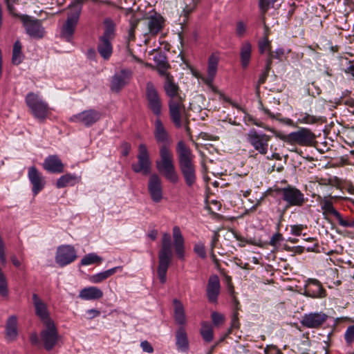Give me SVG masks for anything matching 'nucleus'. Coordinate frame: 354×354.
<instances>
[{
	"label": "nucleus",
	"mask_w": 354,
	"mask_h": 354,
	"mask_svg": "<svg viewBox=\"0 0 354 354\" xmlns=\"http://www.w3.org/2000/svg\"><path fill=\"white\" fill-rule=\"evenodd\" d=\"M201 335L206 342H210L213 340L214 333L212 326L207 322H203L200 331Z\"/></svg>",
	"instance_id": "obj_39"
},
{
	"label": "nucleus",
	"mask_w": 354,
	"mask_h": 354,
	"mask_svg": "<svg viewBox=\"0 0 354 354\" xmlns=\"http://www.w3.org/2000/svg\"><path fill=\"white\" fill-rule=\"evenodd\" d=\"M122 266H116L107 270L91 275L89 277V281L93 283H101L111 276L113 275L117 272V271L122 270Z\"/></svg>",
	"instance_id": "obj_32"
},
{
	"label": "nucleus",
	"mask_w": 354,
	"mask_h": 354,
	"mask_svg": "<svg viewBox=\"0 0 354 354\" xmlns=\"http://www.w3.org/2000/svg\"><path fill=\"white\" fill-rule=\"evenodd\" d=\"M270 139V136L254 128L250 129L246 136L247 142L261 155L268 153Z\"/></svg>",
	"instance_id": "obj_10"
},
{
	"label": "nucleus",
	"mask_w": 354,
	"mask_h": 354,
	"mask_svg": "<svg viewBox=\"0 0 354 354\" xmlns=\"http://www.w3.org/2000/svg\"><path fill=\"white\" fill-rule=\"evenodd\" d=\"M104 32L100 37L113 40L115 37V24L110 18L104 20Z\"/></svg>",
	"instance_id": "obj_36"
},
{
	"label": "nucleus",
	"mask_w": 354,
	"mask_h": 354,
	"mask_svg": "<svg viewBox=\"0 0 354 354\" xmlns=\"http://www.w3.org/2000/svg\"><path fill=\"white\" fill-rule=\"evenodd\" d=\"M306 227V226L301 224L290 225V233L295 236H299Z\"/></svg>",
	"instance_id": "obj_48"
},
{
	"label": "nucleus",
	"mask_w": 354,
	"mask_h": 354,
	"mask_svg": "<svg viewBox=\"0 0 354 354\" xmlns=\"http://www.w3.org/2000/svg\"><path fill=\"white\" fill-rule=\"evenodd\" d=\"M30 344L32 345V346H38L39 345L40 342H39V337L37 335V334L36 333H32L30 334Z\"/></svg>",
	"instance_id": "obj_61"
},
{
	"label": "nucleus",
	"mask_w": 354,
	"mask_h": 354,
	"mask_svg": "<svg viewBox=\"0 0 354 354\" xmlns=\"http://www.w3.org/2000/svg\"><path fill=\"white\" fill-rule=\"evenodd\" d=\"M344 72L348 74L351 75L353 77H354V60H348V66L344 69Z\"/></svg>",
	"instance_id": "obj_55"
},
{
	"label": "nucleus",
	"mask_w": 354,
	"mask_h": 354,
	"mask_svg": "<svg viewBox=\"0 0 354 354\" xmlns=\"http://www.w3.org/2000/svg\"><path fill=\"white\" fill-rule=\"evenodd\" d=\"M43 167L47 171L53 174H59L64 171V165L56 155L46 157L43 163Z\"/></svg>",
	"instance_id": "obj_25"
},
{
	"label": "nucleus",
	"mask_w": 354,
	"mask_h": 354,
	"mask_svg": "<svg viewBox=\"0 0 354 354\" xmlns=\"http://www.w3.org/2000/svg\"><path fill=\"white\" fill-rule=\"evenodd\" d=\"M147 189L153 202L158 203L162 200V183L160 177L158 174H153L150 176L148 180Z\"/></svg>",
	"instance_id": "obj_16"
},
{
	"label": "nucleus",
	"mask_w": 354,
	"mask_h": 354,
	"mask_svg": "<svg viewBox=\"0 0 354 354\" xmlns=\"http://www.w3.org/2000/svg\"><path fill=\"white\" fill-rule=\"evenodd\" d=\"M32 304L35 307V315L43 322V323H46V321H53L50 318L46 304L41 300L37 294H32Z\"/></svg>",
	"instance_id": "obj_23"
},
{
	"label": "nucleus",
	"mask_w": 354,
	"mask_h": 354,
	"mask_svg": "<svg viewBox=\"0 0 354 354\" xmlns=\"http://www.w3.org/2000/svg\"><path fill=\"white\" fill-rule=\"evenodd\" d=\"M272 59H274L273 57V51L268 52V57L266 61V71H270L272 64Z\"/></svg>",
	"instance_id": "obj_54"
},
{
	"label": "nucleus",
	"mask_w": 354,
	"mask_h": 354,
	"mask_svg": "<svg viewBox=\"0 0 354 354\" xmlns=\"http://www.w3.org/2000/svg\"><path fill=\"white\" fill-rule=\"evenodd\" d=\"M25 102L33 117L39 122H44L50 113L48 104L37 93L33 92L28 93L26 95Z\"/></svg>",
	"instance_id": "obj_6"
},
{
	"label": "nucleus",
	"mask_w": 354,
	"mask_h": 354,
	"mask_svg": "<svg viewBox=\"0 0 354 354\" xmlns=\"http://www.w3.org/2000/svg\"><path fill=\"white\" fill-rule=\"evenodd\" d=\"M321 208L324 214H329L334 216L338 221L339 224L344 227H354V220L348 221L343 218L341 214L337 211L331 201L325 199L321 203Z\"/></svg>",
	"instance_id": "obj_22"
},
{
	"label": "nucleus",
	"mask_w": 354,
	"mask_h": 354,
	"mask_svg": "<svg viewBox=\"0 0 354 354\" xmlns=\"http://www.w3.org/2000/svg\"><path fill=\"white\" fill-rule=\"evenodd\" d=\"M344 339L348 344H351L354 342V324L347 328L344 334Z\"/></svg>",
	"instance_id": "obj_44"
},
{
	"label": "nucleus",
	"mask_w": 354,
	"mask_h": 354,
	"mask_svg": "<svg viewBox=\"0 0 354 354\" xmlns=\"http://www.w3.org/2000/svg\"><path fill=\"white\" fill-rule=\"evenodd\" d=\"M285 54V50L283 48H278L275 51H273V57L277 59H281V57Z\"/></svg>",
	"instance_id": "obj_58"
},
{
	"label": "nucleus",
	"mask_w": 354,
	"mask_h": 354,
	"mask_svg": "<svg viewBox=\"0 0 354 354\" xmlns=\"http://www.w3.org/2000/svg\"><path fill=\"white\" fill-rule=\"evenodd\" d=\"M77 181V176L75 174H66L57 179L56 187L59 189L64 188L68 185H74Z\"/></svg>",
	"instance_id": "obj_37"
},
{
	"label": "nucleus",
	"mask_w": 354,
	"mask_h": 354,
	"mask_svg": "<svg viewBox=\"0 0 354 354\" xmlns=\"http://www.w3.org/2000/svg\"><path fill=\"white\" fill-rule=\"evenodd\" d=\"M221 288L218 276L217 274H212L208 279L206 286V297L210 304H216L218 303Z\"/></svg>",
	"instance_id": "obj_20"
},
{
	"label": "nucleus",
	"mask_w": 354,
	"mask_h": 354,
	"mask_svg": "<svg viewBox=\"0 0 354 354\" xmlns=\"http://www.w3.org/2000/svg\"><path fill=\"white\" fill-rule=\"evenodd\" d=\"M102 118V113L94 109H89L74 114L69 118L71 122L80 124L85 127H91Z\"/></svg>",
	"instance_id": "obj_13"
},
{
	"label": "nucleus",
	"mask_w": 354,
	"mask_h": 354,
	"mask_svg": "<svg viewBox=\"0 0 354 354\" xmlns=\"http://www.w3.org/2000/svg\"><path fill=\"white\" fill-rule=\"evenodd\" d=\"M154 137L158 143L164 144L160 147V159L156 161V169L167 180L174 184L177 183L179 178L174 165V155L165 145L169 144L170 137L159 118L154 122Z\"/></svg>",
	"instance_id": "obj_1"
},
{
	"label": "nucleus",
	"mask_w": 354,
	"mask_h": 354,
	"mask_svg": "<svg viewBox=\"0 0 354 354\" xmlns=\"http://www.w3.org/2000/svg\"><path fill=\"white\" fill-rule=\"evenodd\" d=\"M103 297V292L96 286H89L82 289L79 297L84 300H97Z\"/></svg>",
	"instance_id": "obj_30"
},
{
	"label": "nucleus",
	"mask_w": 354,
	"mask_h": 354,
	"mask_svg": "<svg viewBox=\"0 0 354 354\" xmlns=\"http://www.w3.org/2000/svg\"><path fill=\"white\" fill-rule=\"evenodd\" d=\"M86 314L88 316V319H92L95 317L100 316L101 313L99 310L97 309H89L86 310Z\"/></svg>",
	"instance_id": "obj_56"
},
{
	"label": "nucleus",
	"mask_w": 354,
	"mask_h": 354,
	"mask_svg": "<svg viewBox=\"0 0 354 354\" xmlns=\"http://www.w3.org/2000/svg\"><path fill=\"white\" fill-rule=\"evenodd\" d=\"M246 32V25L241 21L236 23V35L239 37H243Z\"/></svg>",
	"instance_id": "obj_47"
},
{
	"label": "nucleus",
	"mask_w": 354,
	"mask_h": 354,
	"mask_svg": "<svg viewBox=\"0 0 354 354\" xmlns=\"http://www.w3.org/2000/svg\"><path fill=\"white\" fill-rule=\"evenodd\" d=\"M194 252L203 259L207 257L205 244L203 242L200 241L194 245Z\"/></svg>",
	"instance_id": "obj_43"
},
{
	"label": "nucleus",
	"mask_w": 354,
	"mask_h": 354,
	"mask_svg": "<svg viewBox=\"0 0 354 354\" xmlns=\"http://www.w3.org/2000/svg\"><path fill=\"white\" fill-rule=\"evenodd\" d=\"M0 262L3 265L6 263L4 252V245H0Z\"/></svg>",
	"instance_id": "obj_63"
},
{
	"label": "nucleus",
	"mask_w": 354,
	"mask_h": 354,
	"mask_svg": "<svg viewBox=\"0 0 354 354\" xmlns=\"http://www.w3.org/2000/svg\"><path fill=\"white\" fill-rule=\"evenodd\" d=\"M173 257L171 235L164 233L161 239V248L158 252V277L161 283L167 281V272Z\"/></svg>",
	"instance_id": "obj_4"
},
{
	"label": "nucleus",
	"mask_w": 354,
	"mask_h": 354,
	"mask_svg": "<svg viewBox=\"0 0 354 354\" xmlns=\"http://www.w3.org/2000/svg\"><path fill=\"white\" fill-rule=\"evenodd\" d=\"M82 2L72 1L68 6L69 11L67 19L63 24L60 32V37L68 42H71L73 39L82 10Z\"/></svg>",
	"instance_id": "obj_5"
},
{
	"label": "nucleus",
	"mask_w": 354,
	"mask_h": 354,
	"mask_svg": "<svg viewBox=\"0 0 354 354\" xmlns=\"http://www.w3.org/2000/svg\"><path fill=\"white\" fill-rule=\"evenodd\" d=\"M176 153L180 172L187 187H192L196 182V169L194 162V155L184 141H178Z\"/></svg>",
	"instance_id": "obj_3"
},
{
	"label": "nucleus",
	"mask_w": 354,
	"mask_h": 354,
	"mask_svg": "<svg viewBox=\"0 0 354 354\" xmlns=\"http://www.w3.org/2000/svg\"><path fill=\"white\" fill-rule=\"evenodd\" d=\"M197 1H191L189 5H185L183 7V13L185 17H187L196 8Z\"/></svg>",
	"instance_id": "obj_49"
},
{
	"label": "nucleus",
	"mask_w": 354,
	"mask_h": 354,
	"mask_svg": "<svg viewBox=\"0 0 354 354\" xmlns=\"http://www.w3.org/2000/svg\"><path fill=\"white\" fill-rule=\"evenodd\" d=\"M176 346L178 351L187 353L189 349V342L185 328L180 326L176 332Z\"/></svg>",
	"instance_id": "obj_27"
},
{
	"label": "nucleus",
	"mask_w": 354,
	"mask_h": 354,
	"mask_svg": "<svg viewBox=\"0 0 354 354\" xmlns=\"http://www.w3.org/2000/svg\"><path fill=\"white\" fill-rule=\"evenodd\" d=\"M328 315L324 312L306 313L302 316L301 324L307 328H319L328 319Z\"/></svg>",
	"instance_id": "obj_17"
},
{
	"label": "nucleus",
	"mask_w": 354,
	"mask_h": 354,
	"mask_svg": "<svg viewBox=\"0 0 354 354\" xmlns=\"http://www.w3.org/2000/svg\"><path fill=\"white\" fill-rule=\"evenodd\" d=\"M165 19L164 18L158 13H155L153 15H151L148 18V34L151 36H156L164 27Z\"/></svg>",
	"instance_id": "obj_26"
},
{
	"label": "nucleus",
	"mask_w": 354,
	"mask_h": 354,
	"mask_svg": "<svg viewBox=\"0 0 354 354\" xmlns=\"http://www.w3.org/2000/svg\"><path fill=\"white\" fill-rule=\"evenodd\" d=\"M137 158L138 162L131 165L132 170L135 173L142 174L144 176L149 174L151 168V161L145 145L140 144L139 145Z\"/></svg>",
	"instance_id": "obj_12"
},
{
	"label": "nucleus",
	"mask_w": 354,
	"mask_h": 354,
	"mask_svg": "<svg viewBox=\"0 0 354 354\" xmlns=\"http://www.w3.org/2000/svg\"><path fill=\"white\" fill-rule=\"evenodd\" d=\"M266 354H283L275 346H271L265 350Z\"/></svg>",
	"instance_id": "obj_59"
},
{
	"label": "nucleus",
	"mask_w": 354,
	"mask_h": 354,
	"mask_svg": "<svg viewBox=\"0 0 354 354\" xmlns=\"http://www.w3.org/2000/svg\"><path fill=\"white\" fill-rule=\"evenodd\" d=\"M252 53V46L250 41H244L240 46V63L243 68H247L250 65Z\"/></svg>",
	"instance_id": "obj_28"
},
{
	"label": "nucleus",
	"mask_w": 354,
	"mask_h": 354,
	"mask_svg": "<svg viewBox=\"0 0 354 354\" xmlns=\"http://www.w3.org/2000/svg\"><path fill=\"white\" fill-rule=\"evenodd\" d=\"M218 57L212 54L208 58L207 77L205 82L207 84H212L216 74Z\"/></svg>",
	"instance_id": "obj_31"
},
{
	"label": "nucleus",
	"mask_w": 354,
	"mask_h": 354,
	"mask_svg": "<svg viewBox=\"0 0 354 354\" xmlns=\"http://www.w3.org/2000/svg\"><path fill=\"white\" fill-rule=\"evenodd\" d=\"M140 347L142 351L147 353H152L154 351L152 345L147 340L142 341L140 342Z\"/></svg>",
	"instance_id": "obj_50"
},
{
	"label": "nucleus",
	"mask_w": 354,
	"mask_h": 354,
	"mask_svg": "<svg viewBox=\"0 0 354 354\" xmlns=\"http://www.w3.org/2000/svg\"><path fill=\"white\" fill-rule=\"evenodd\" d=\"M77 259V252L74 247L70 245H62L57 248L55 262L61 267L73 263Z\"/></svg>",
	"instance_id": "obj_15"
},
{
	"label": "nucleus",
	"mask_w": 354,
	"mask_h": 354,
	"mask_svg": "<svg viewBox=\"0 0 354 354\" xmlns=\"http://www.w3.org/2000/svg\"><path fill=\"white\" fill-rule=\"evenodd\" d=\"M259 7L261 10V12L264 14L268 10L272 4V6H274V3L275 1H259Z\"/></svg>",
	"instance_id": "obj_52"
},
{
	"label": "nucleus",
	"mask_w": 354,
	"mask_h": 354,
	"mask_svg": "<svg viewBox=\"0 0 354 354\" xmlns=\"http://www.w3.org/2000/svg\"><path fill=\"white\" fill-rule=\"evenodd\" d=\"M174 247L177 257L183 260L185 254V240L178 226H174L172 230Z\"/></svg>",
	"instance_id": "obj_24"
},
{
	"label": "nucleus",
	"mask_w": 354,
	"mask_h": 354,
	"mask_svg": "<svg viewBox=\"0 0 354 354\" xmlns=\"http://www.w3.org/2000/svg\"><path fill=\"white\" fill-rule=\"evenodd\" d=\"M276 192L281 196V200L286 202L283 213L290 207H301L308 201L304 194L293 185H288L285 187L277 188Z\"/></svg>",
	"instance_id": "obj_7"
},
{
	"label": "nucleus",
	"mask_w": 354,
	"mask_h": 354,
	"mask_svg": "<svg viewBox=\"0 0 354 354\" xmlns=\"http://www.w3.org/2000/svg\"><path fill=\"white\" fill-rule=\"evenodd\" d=\"M303 295L311 298H324L326 291L319 280L309 278L306 281Z\"/></svg>",
	"instance_id": "obj_18"
},
{
	"label": "nucleus",
	"mask_w": 354,
	"mask_h": 354,
	"mask_svg": "<svg viewBox=\"0 0 354 354\" xmlns=\"http://www.w3.org/2000/svg\"><path fill=\"white\" fill-rule=\"evenodd\" d=\"M277 137L288 144L306 147L313 146L316 138L311 130L304 127L288 134H279Z\"/></svg>",
	"instance_id": "obj_8"
},
{
	"label": "nucleus",
	"mask_w": 354,
	"mask_h": 354,
	"mask_svg": "<svg viewBox=\"0 0 354 354\" xmlns=\"http://www.w3.org/2000/svg\"><path fill=\"white\" fill-rule=\"evenodd\" d=\"M131 76V71L127 68L122 69L120 72L115 73L111 80V90L113 92L118 93L129 83Z\"/></svg>",
	"instance_id": "obj_21"
},
{
	"label": "nucleus",
	"mask_w": 354,
	"mask_h": 354,
	"mask_svg": "<svg viewBox=\"0 0 354 354\" xmlns=\"http://www.w3.org/2000/svg\"><path fill=\"white\" fill-rule=\"evenodd\" d=\"M163 89L166 95L170 98L168 102L170 119L174 126L180 129L182 126L181 111L185 110V105L183 98L179 95V86L174 82L172 75H167V80L164 82Z\"/></svg>",
	"instance_id": "obj_2"
},
{
	"label": "nucleus",
	"mask_w": 354,
	"mask_h": 354,
	"mask_svg": "<svg viewBox=\"0 0 354 354\" xmlns=\"http://www.w3.org/2000/svg\"><path fill=\"white\" fill-rule=\"evenodd\" d=\"M259 50L261 54H263L266 50H271V44L267 36L263 37L258 42Z\"/></svg>",
	"instance_id": "obj_42"
},
{
	"label": "nucleus",
	"mask_w": 354,
	"mask_h": 354,
	"mask_svg": "<svg viewBox=\"0 0 354 354\" xmlns=\"http://www.w3.org/2000/svg\"><path fill=\"white\" fill-rule=\"evenodd\" d=\"M121 153L123 156H127L131 149V145L127 142H123L121 145Z\"/></svg>",
	"instance_id": "obj_53"
},
{
	"label": "nucleus",
	"mask_w": 354,
	"mask_h": 354,
	"mask_svg": "<svg viewBox=\"0 0 354 354\" xmlns=\"http://www.w3.org/2000/svg\"><path fill=\"white\" fill-rule=\"evenodd\" d=\"M97 49L104 60H109L113 54L112 40L99 37Z\"/></svg>",
	"instance_id": "obj_29"
},
{
	"label": "nucleus",
	"mask_w": 354,
	"mask_h": 354,
	"mask_svg": "<svg viewBox=\"0 0 354 354\" xmlns=\"http://www.w3.org/2000/svg\"><path fill=\"white\" fill-rule=\"evenodd\" d=\"M28 178L32 185V192L34 196L43 190L46 185L45 177L36 167H30L28 169Z\"/></svg>",
	"instance_id": "obj_19"
},
{
	"label": "nucleus",
	"mask_w": 354,
	"mask_h": 354,
	"mask_svg": "<svg viewBox=\"0 0 354 354\" xmlns=\"http://www.w3.org/2000/svg\"><path fill=\"white\" fill-rule=\"evenodd\" d=\"M173 303L174 305V319L176 324L182 326L186 322L183 305L182 302L177 299H174Z\"/></svg>",
	"instance_id": "obj_34"
},
{
	"label": "nucleus",
	"mask_w": 354,
	"mask_h": 354,
	"mask_svg": "<svg viewBox=\"0 0 354 354\" xmlns=\"http://www.w3.org/2000/svg\"><path fill=\"white\" fill-rule=\"evenodd\" d=\"M269 72H270V71H266V69L265 68L264 71L261 73L259 80H258V84L259 85L263 84L266 82L267 77L268 76Z\"/></svg>",
	"instance_id": "obj_60"
},
{
	"label": "nucleus",
	"mask_w": 354,
	"mask_h": 354,
	"mask_svg": "<svg viewBox=\"0 0 354 354\" xmlns=\"http://www.w3.org/2000/svg\"><path fill=\"white\" fill-rule=\"evenodd\" d=\"M146 106L154 115L159 118L162 114V100L157 88L152 82H148L145 88Z\"/></svg>",
	"instance_id": "obj_9"
},
{
	"label": "nucleus",
	"mask_w": 354,
	"mask_h": 354,
	"mask_svg": "<svg viewBox=\"0 0 354 354\" xmlns=\"http://www.w3.org/2000/svg\"><path fill=\"white\" fill-rule=\"evenodd\" d=\"M156 67H161L163 68L165 66H169V64L167 62V57L163 53H156L153 58Z\"/></svg>",
	"instance_id": "obj_41"
},
{
	"label": "nucleus",
	"mask_w": 354,
	"mask_h": 354,
	"mask_svg": "<svg viewBox=\"0 0 354 354\" xmlns=\"http://www.w3.org/2000/svg\"><path fill=\"white\" fill-rule=\"evenodd\" d=\"M283 241V235L279 232H277L271 236L270 240L269 241V245L274 248H277L280 245V243Z\"/></svg>",
	"instance_id": "obj_45"
},
{
	"label": "nucleus",
	"mask_w": 354,
	"mask_h": 354,
	"mask_svg": "<svg viewBox=\"0 0 354 354\" xmlns=\"http://www.w3.org/2000/svg\"><path fill=\"white\" fill-rule=\"evenodd\" d=\"M21 44L19 41H16L13 46L12 63L14 65H19L23 61L24 55L21 53Z\"/></svg>",
	"instance_id": "obj_38"
},
{
	"label": "nucleus",
	"mask_w": 354,
	"mask_h": 354,
	"mask_svg": "<svg viewBox=\"0 0 354 354\" xmlns=\"http://www.w3.org/2000/svg\"><path fill=\"white\" fill-rule=\"evenodd\" d=\"M248 120L257 127H263V124L262 122L259 121L258 120L254 118L252 116L248 117Z\"/></svg>",
	"instance_id": "obj_64"
},
{
	"label": "nucleus",
	"mask_w": 354,
	"mask_h": 354,
	"mask_svg": "<svg viewBox=\"0 0 354 354\" xmlns=\"http://www.w3.org/2000/svg\"><path fill=\"white\" fill-rule=\"evenodd\" d=\"M296 115L297 122L300 124H314L323 122L322 117L310 115L306 112H299Z\"/></svg>",
	"instance_id": "obj_35"
},
{
	"label": "nucleus",
	"mask_w": 354,
	"mask_h": 354,
	"mask_svg": "<svg viewBox=\"0 0 354 354\" xmlns=\"http://www.w3.org/2000/svg\"><path fill=\"white\" fill-rule=\"evenodd\" d=\"M170 67V65L169 66H165L163 68L158 67L157 68V71L160 76H162L165 77V80H167V75H171L170 73H168L167 72V69Z\"/></svg>",
	"instance_id": "obj_57"
},
{
	"label": "nucleus",
	"mask_w": 354,
	"mask_h": 354,
	"mask_svg": "<svg viewBox=\"0 0 354 354\" xmlns=\"http://www.w3.org/2000/svg\"><path fill=\"white\" fill-rule=\"evenodd\" d=\"M211 318L214 326H219L223 323L225 317L223 314L218 312H213L211 314Z\"/></svg>",
	"instance_id": "obj_46"
},
{
	"label": "nucleus",
	"mask_w": 354,
	"mask_h": 354,
	"mask_svg": "<svg viewBox=\"0 0 354 354\" xmlns=\"http://www.w3.org/2000/svg\"><path fill=\"white\" fill-rule=\"evenodd\" d=\"M44 325L45 328L41 331L40 337L44 348L50 351L57 343L59 333L54 321H46Z\"/></svg>",
	"instance_id": "obj_14"
},
{
	"label": "nucleus",
	"mask_w": 354,
	"mask_h": 354,
	"mask_svg": "<svg viewBox=\"0 0 354 354\" xmlns=\"http://www.w3.org/2000/svg\"><path fill=\"white\" fill-rule=\"evenodd\" d=\"M6 333L7 337L10 340H15L16 339L18 335L17 316L11 315L8 317L6 324Z\"/></svg>",
	"instance_id": "obj_33"
},
{
	"label": "nucleus",
	"mask_w": 354,
	"mask_h": 354,
	"mask_svg": "<svg viewBox=\"0 0 354 354\" xmlns=\"http://www.w3.org/2000/svg\"><path fill=\"white\" fill-rule=\"evenodd\" d=\"M96 55V51L93 48H89L86 52L87 58L91 60H95Z\"/></svg>",
	"instance_id": "obj_62"
},
{
	"label": "nucleus",
	"mask_w": 354,
	"mask_h": 354,
	"mask_svg": "<svg viewBox=\"0 0 354 354\" xmlns=\"http://www.w3.org/2000/svg\"><path fill=\"white\" fill-rule=\"evenodd\" d=\"M19 18L23 23L26 34L33 39H41L45 35V29L40 19L26 15H20Z\"/></svg>",
	"instance_id": "obj_11"
},
{
	"label": "nucleus",
	"mask_w": 354,
	"mask_h": 354,
	"mask_svg": "<svg viewBox=\"0 0 354 354\" xmlns=\"http://www.w3.org/2000/svg\"><path fill=\"white\" fill-rule=\"evenodd\" d=\"M102 261V258L96 254L95 253H89L85 255L81 260L82 266H88L94 263H100Z\"/></svg>",
	"instance_id": "obj_40"
},
{
	"label": "nucleus",
	"mask_w": 354,
	"mask_h": 354,
	"mask_svg": "<svg viewBox=\"0 0 354 354\" xmlns=\"http://www.w3.org/2000/svg\"><path fill=\"white\" fill-rule=\"evenodd\" d=\"M238 315L239 313L237 311H234L232 314L230 325L231 329H237L239 328L240 323L239 321Z\"/></svg>",
	"instance_id": "obj_51"
}]
</instances>
